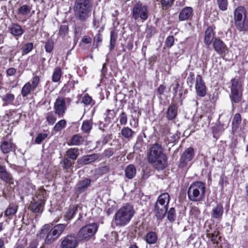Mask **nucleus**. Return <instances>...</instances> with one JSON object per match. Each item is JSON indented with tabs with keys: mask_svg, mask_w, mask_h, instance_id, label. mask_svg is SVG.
Instances as JSON below:
<instances>
[{
	"mask_svg": "<svg viewBox=\"0 0 248 248\" xmlns=\"http://www.w3.org/2000/svg\"><path fill=\"white\" fill-rule=\"evenodd\" d=\"M93 0H75L73 7L75 17L79 21L75 25L74 32L77 36L80 35L86 29V22L91 16Z\"/></svg>",
	"mask_w": 248,
	"mask_h": 248,
	"instance_id": "f257e3e1",
	"label": "nucleus"
},
{
	"mask_svg": "<svg viewBox=\"0 0 248 248\" xmlns=\"http://www.w3.org/2000/svg\"><path fill=\"white\" fill-rule=\"evenodd\" d=\"M148 159L156 170H162L167 166V156L164 153L162 145L158 143L153 144L150 148Z\"/></svg>",
	"mask_w": 248,
	"mask_h": 248,
	"instance_id": "f03ea898",
	"label": "nucleus"
},
{
	"mask_svg": "<svg viewBox=\"0 0 248 248\" xmlns=\"http://www.w3.org/2000/svg\"><path fill=\"white\" fill-rule=\"evenodd\" d=\"M67 224H59L50 228L49 224H45L41 230L40 237H45V244L50 245L61 235L67 227Z\"/></svg>",
	"mask_w": 248,
	"mask_h": 248,
	"instance_id": "7ed1b4c3",
	"label": "nucleus"
},
{
	"mask_svg": "<svg viewBox=\"0 0 248 248\" xmlns=\"http://www.w3.org/2000/svg\"><path fill=\"white\" fill-rule=\"evenodd\" d=\"M133 206L126 203L122 206L116 212L114 216V222L116 226L124 227L127 225L135 215Z\"/></svg>",
	"mask_w": 248,
	"mask_h": 248,
	"instance_id": "20e7f679",
	"label": "nucleus"
},
{
	"mask_svg": "<svg viewBox=\"0 0 248 248\" xmlns=\"http://www.w3.org/2000/svg\"><path fill=\"white\" fill-rule=\"evenodd\" d=\"M170 200L168 193H164L158 197L154 208V213L157 220H162L166 215Z\"/></svg>",
	"mask_w": 248,
	"mask_h": 248,
	"instance_id": "39448f33",
	"label": "nucleus"
},
{
	"mask_svg": "<svg viewBox=\"0 0 248 248\" xmlns=\"http://www.w3.org/2000/svg\"><path fill=\"white\" fill-rule=\"evenodd\" d=\"M234 24L236 29L241 32L248 31V18L245 8L242 6H238L234 10Z\"/></svg>",
	"mask_w": 248,
	"mask_h": 248,
	"instance_id": "423d86ee",
	"label": "nucleus"
},
{
	"mask_svg": "<svg viewBox=\"0 0 248 248\" xmlns=\"http://www.w3.org/2000/svg\"><path fill=\"white\" fill-rule=\"evenodd\" d=\"M205 184L201 181L192 183L188 188V198L192 202H200L205 197Z\"/></svg>",
	"mask_w": 248,
	"mask_h": 248,
	"instance_id": "0eeeda50",
	"label": "nucleus"
},
{
	"mask_svg": "<svg viewBox=\"0 0 248 248\" xmlns=\"http://www.w3.org/2000/svg\"><path fill=\"white\" fill-rule=\"evenodd\" d=\"M231 94L230 98L232 106L233 103H238L242 99L243 88L241 80L237 78H234L231 80Z\"/></svg>",
	"mask_w": 248,
	"mask_h": 248,
	"instance_id": "6e6552de",
	"label": "nucleus"
},
{
	"mask_svg": "<svg viewBox=\"0 0 248 248\" xmlns=\"http://www.w3.org/2000/svg\"><path fill=\"white\" fill-rule=\"evenodd\" d=\"M132 15L133 18L137 22L141 20L142 22L147 20L149 16L148 7L142 3L138 2L134 5Z\"/></svg>",
	"mask_w": 248,
	"mask_h": 248,
	"instance_id": "1a4fd4ad",
	"label": "nucleus"
},
{
	"mask_svg": "<svg viewBox=\"0 0 248 248\" xmlns=\"http://www.w3.org/2000/svg\"><path fill=\"white\" fill-rule=\"evenodd\" d=\"M98 226L95 223L89 224L83 226L78 233L79 240L87 241L92 239L98 230Z\"/></svg>",
	"mask_w": 248,
	"mask_h": 248,
	"instance_id": "9d476101",
	"label": "nucleus"
},
{
	"mask_svg": "<svg viewBox=\"0 0 248 248\" xmlns=\"http://www.w3.org/2000/svg\"><path fill=\"white\" fill-rule=\"evenodd\" d=\"M78 245V240L75 234L71 233L61 239L60 248H76Z\"/></svg>",
	"mask_w": 248,
	"mask_h": 248,
	"instance_id": "9b49d317",
	"label": "nucleus"
},
{
	"mask_svg": "<svg viewBox=\"0 0 248 248\" xmlns=\"http://www.w3.org/2000/svg\"><path fill=\"white\" fill-rule=\"evenodd\" d=\"M66 100L63 96H58L54 104V109L55 114L59 117H63L65 114L67 107Z\"/></svg>",
	"mask_w": 248,
	"mask_h": 248,
	"instance_id": "f8f14e48",
	"label": "nucleus"
},
{
	"mask_svg": "<svg viewBox=\"0 0 248 248\" xmlns=\"http://www.w3.org/2000/svg\"><path fill=\"white\" fill-rule=\"evenodd\" d=\"M45 193H46L45 190H40L38 192V196H42V197H41L37 202H31L30 205V208L32 212L39 213L43 212L45 203V200L43 196Z\"/></svg>",
	"mask_w": 248,
	"mask_h": 248,
	"instance_id": "ddd939ff",
	"label": "nucleus"
},
{
	"mask_svg": "<svg viewBox=\"0 0 248 248\" xmlns=\"http://www.w3.org/2000/svg\"><path fill=\"white\" fill-rule=\"evenodd\" d=\"M194 155V151L193 148L189 147L182 154L179 160L178 167L183 168L186 167L188 163L190 161Z\"/></svg>",
	"mask_w": 248,
	"mask_h": 248,
	"instance_id": "4468645a",
	"label": "nucleus"
},
{
	"mask_svg": "<svg viewBox=\"0 0 248 248\" xmlns=\"http://www.w3.org/2000/svg\"><path fill=\"white\" fill-rule=\"evenodd\" d=\"M91 183V180L88 178H85L79 181L76 184L75 188V193L77 197L85 192L90 186Z\"/></svg>",
	"mask_w": 248,
	"mask_h": 248,
	"instance_id": "2eb2a0df",
	"label": "nucleus"
},
{
	"mask_svg": "<svg viewBox=\"0 0 248 248\" xmlns=\"http://www.w3.org/2000/svg\"><path fill=\"white\" fill-rule=\"evenodd\" d=\"M213 47L217 53L222 56H224L228 52V47L226 44L219 38H215L213 43Z\"/></svg>",
	"mask_w": 248,
	"mask_h": 248,
	"instance_id": "dca6fc26",
	"label": "nucleus"
},
{
	"mask_svg": "<svg viewBox=\"0 0 248 248\" xmlns=\"http://www.w3.org/2000/svg\"><path fill=\"white\" fill-rule=\"evenodd\" d=\"M0 148L3 154H7L16 150V146L12 142V140L7 136L3 139Z\"/></svg>",
	"mask_w": 248,
	"mask_h": 248,
	"instance_id": "f3484780",
	"label": "nucleus"
},
{
	"mask_svg": "<svg viewBox=\"0 0 248 248\" xmlns=\"http://www.w3.org/2000/svg\"><path fill=\"white\" fill-rule=\"evenodd\" d=\"M195 88L197 94L201 97H204L206 94V89L205 83L201 75L196 76Z\"/></svg>",
	"mask_w": 248,
	"mask_h": 248,
	"instance_id": "a211bd4d",
	"label": "nucleus"
},
{
	"mask_svg": "<svg viewBox=\"0 0 248 248\" xmlns=\"http://www.w3.org/2000/svg\"><path fill=\"white\" fill-rule=\"evenodd\" d=\"M9 32L14 36L16 40L20 37L24 32L21 26L17 23H12L8 28Z\"/></svg>",
	"mask_w": 248,
	"mask_h": 248,
	"instance_id": "6ab92c4d",
	"label": "nucleus"
},
{
	"mask_svg": "<svg viewBox=\"0 0 248 248\" xmlns=\"http://www.w3.org/2000/svg\"><path fill=\"white\" fill-rule=\"evenodd\" d=\"M193 14V10L191 7H185L180 12L179 15V20L181 21H186L190 19Z\"/></svg>",
	"mask_w": 248,
	"mask_h": 248,
	"instance_id": "aec40b11",
	"label": "nucleus"
},
{
	"mask_svg": "<svg viewBox=\"0 0 248 248\" xmlns=\"http://www.w3.org/2000/svg\"><path fill=\"white\" fill-rule=\"evenodd\" d=\"M223 212L222 205L221 204H217L212 209L211 214V217L220 221L222 218Z\"/></svg>",
	"mask_w": 248,
	"mask_h": 248,
	"instance_id": "412c9836",
	"label": "nucleus"
},
{
	"mask_svg": "<svg viewBox=\"0 0 248 248\" xmlns=\"http://www.w3.org/2000/svg\"><path fill=\"white\" fill-rule=\"evenodd\" d=\"M215 33L213 27H208L205 31L204 42L206 45L210 46L214 40Z\"/></svg>",
	"mask_w": 248,
	"mask_h": 248,
	"instance_id": "4be33fe9",
	"label": "nucleus"
},
{
	"mask_svg": "<svg viewBox=\"0 0 248 248\" xmlns=\"http://www.w3.org/2000/svg\"><path fill=\"white\" fill-rule=\"evenodd\" d=\"M178 107L176 104L171 103L169 107L166 117L169 120H173L175 118L177 114Z\"/></svg>",
	"mask_w": 248,
	"mask_h": 248,
	"instance_id": "5701e85b",
	"label": "nucleus"
},
{
	"mask_svg": "<svg viewBox=\"0 0 248 248\" xmlns=\"http://www.w3.org/2000/svg\"><path fill=\"white\" fill-rule=\"evenodd\" d=\"M84 142V138L79 134L73 135L70 140L67 142L69 146H78L83 144Z\"/></svg>",
	"mask_w": 248,
	"mask_h": 248,
	"instance_id": "b1692460",
	"label": "nucleus"
},
{
	"mask_svg": "<svg viewBox=\"0 0 248 248\" xmlns=\"http://www.w3.org/2000/svg\"><path fill=\"white\" fill-rule=\"evenodd\" d=\"M0 179L7 183H13L11 174L6 170L5 167L1 165H0Z\"/></svg>",
	"mask_w": 248,
	"mask_h": 248,
	"instance_id": "393cba45",
	"label": "nucleus"
},
{
	"mask_svg": "<svg viewBox=\"0 0 248 248\" xmlns=\"http://www.w3.org/2000/svg\"><path fill=\"white\" fill-rule=\"evenodd\" d=\"M99 155L97 154H93L92 155L83 156L79 159L80 162L84 165L90 164L98 159Z\"/></svg>",
	"mask_w": 248,
	"mask_h": 248,
	"instance_id": "a878e982",
	"label": "nucleus"
},
{
	"mask_svg": "<svg viewBox=\"0 0 248 248\" xmlns=\"http://www.w3.org/2000/svg\"><path fill=\"white\" fill-rule=\"evenodd\" d=\"M18 208V205L16 203L10 204L4 212V216L11 218L17 212Z\"/></svg>",
	"mask_w": 248,
	"mask_h": 248,
	"instance_id": "bb28decb",
	"label": "nucleus"
},
{
	"mask_svg": "<svg viewBox=\"0 0 248 248\" xmlns=\"http://www.w3.org/2000/svg\"><path fill=\"white\" fill-rule=\"evenodd\" d=\"M125 177L129 179H133L136 174V168L133 164L128 165L125 169Z\"/></svg>",
	"mask_w": 248,
	"mask_h": 248,
	"instance_id": "cd10ccee",
	"label": "nucleus"
},
{
	"mask_svg": "<svg viewBox=\"0 0 248 248\" xmlns=\"http://www.w3.org/2000/svg\"><path fill=\"white\" fill-rule=\"evenodd\" d=\"M78 208L77 205L70 206L64 215V219L68 221L72 219L77 213Z\"/></svg>",
	"mask_w": 248,
	"mask_h": 248,
	"instance_id": "c85d7f7f",
	"label": "nucleus"
},
{
	"mask_svg": "<svg viewBox=\"0 0 248 248\" xmlns=\"http://www.w3.org/2000/svg\"><path fill=\"white\" fill-rule=\"evenodd\" d=\"M15 95L11 93H7L1 97L2 100L4 102L3 106H8L13 104L15 100Z\"/></svg>",
	"mask_w": 248,
	"mask_h": 248,
	"instance_id": "c756f323",
	"label": "nucleus"
},
{
	"mask_svg": "<svg viewBox=\"0 0 248 248\" xmlns=\"http://www.w3.org/2000/svg\"><path fill=\"white\" fill-rule=\"evenodd\" d=\"M134 133L135 132L128 127H124L121 131L122 135L128 140L132 139Z\"/></svg>",
	"mask_w": 248,
	"mask_h": 248,
	"instance_id": "7c9ffc66",
	"label": "nucleus"
},
{
	"mask_svg": "<svg viewBox=\"0 0 248 248\" xmlns=\"http://www.w3.org/2000/svg\"><path fill=\"white\" fill-rule=\"evenodd\" d=\"M62 76V71L60 67L57 66L54 69L52 76V80L53 82H59Z\"/></svg>",
	"mask_w": 248,
	"mask_h": 248,
	"instance_id": "2f4dec72",
	"label": "nucleus"
},
{
	"mask_svg": "<svg viewBox=\"0 0 248 248\" xmlns=\"http://www.w3.org/2000/svg\"><path fill=\"white\" fill-rule=\"evenodd\" d=\"M66 155L69 158L76 160L79 155V151L77 148H71L66 151Z\"/></svg>",
	"mask_w": 248,
	"mask_h": 248,
	"instance_id": "473e14b6",
	"label": "nucleus"
},
{
	"mask_svg": "<svg viewBox=\"0 0 248 248\" xmlns=\"http://www.w3.org/2000/svg\"><path fill=\"white\" fill-rule=\"evenodd\" d=\"M157 240V236L156 232H150L146 235V241L149 244H155Z\"/></svg>",
	"mask_w": 248,
	"mask_h": 248,
	"instance_id": "72a5a7b5",
	"label": "nucleus"
},
{
	"mask_svg": "<svg viewBox=\"0 0 248 248\" xmlns=\"http://www.w3.org/2000/svg\"><path fill=\"white\" fill-rule=\"evenodd\" d=\"M32 88L30 82H27L22 87L21 94L23 98L27 97L30 94Z\"/></svg>",
	"mask_w": 248,
	"mask_h": 248,
	"instance_id": "f704fd0d",
	"label": "nucleus"
},
{
	"mask_svg": "<svg viewBox=\"0 0 248 248\" xmlns=\"http://www.w3.org/2000/svg\"><path fill=\"white\" fill-rule=\"evenodd\" d=\"M93 122L91 120H85L84 121L82 126V131L86 133H88L90 132L92 128Z\"/></svg>",
	"mask_w": 248,
	"mask_h": 248,
	"instance_id": "c9c22d12",
	"label": "nucleus"
},
{
	"mask_svg": "<svg viewBox=\"0 0 248 248\" xmlns=\"http://www.w3.org/2000/svg\"><path fill=\"white\" fill-rule=\"evenodd\" d=\"M67 124L66 121L64 119H62L58 122L53 127V131L56 132H58L64 128Z\"/></svg>",
	"mask_w": 248,
	"mask_h": 248,
	"instance_id": "e433bc0d",
	"label": "nucleus"
},
{
	"mask_svg": "<svg viewBox=\"0 0 248 248\" xmlns=\"http://www.w3.org/2000/svg\"><path fill=\"white\" fill-rule=\"evenodd\" d=\"M56 115H57L55 114V113L52 111L48 112L46 113V120L48 124L53 125L55 123L57 120Z\"/></svg>",
	"mask_w": 248,
	"mask_h": 248,
	"instance_id": "4c0bfd02",
	"label": "nucleus"
},
{
	"mask_svg": "<svg viewBox=\"0 0 248 248\" xmlns=\"http://www.w3.org/2000/svg\"><path fill=\"white\" fill-rule=\"evenodd\" d=\"M167 218L170 222H173L176 217V211L174 208L171 207L167 211Z\"/></svg>",
	"mask_w": 248,
	"mask_h": 248,
	"instance_id": "58836bf2",
	"label": "nucleus"
},
{
	"mask_svg": "<svg viewBox=\"0 0 248 248\" xmlns=\"http://www.w3.org/2000/svg\"><path fill=\"white\" fill-rule=\"evenodd\" d=\"M118 37L117 33L115 31L113 30L110 32V46L109 50L111 51L113 49L116 40Z\"/></svg>",
	"mask_w": 248,
	"mask_h": 248,
	"instance_id": "ea45409f",
	"label": "nucleus"
},
{
	"mask_svg": "<svg viewBox=\"0 0 248 248\" xmlns=\"http://www.w3.org/2000/svg\"><path fill=\"white\" fill-rule=\"evenodd\" d=\"M219 232L215 231L213 233L208 234L207 236L211 238V240L214 244H217L218 241L221 240V236H219Z\"/></svg>",
	"mask_w": 248,
	"mask_h": 248,
	"instance_id": "a19ab883",
	"label": "nucleus"
},
{
	"mask_svg": "<svg viewBox=\"0 0 248 248\" xmlns=\"http://www.w3.org/2000/svg\"><path fill=\"white\" fill-rule=\"evenodd\" d=\"M31 9L29 5H23L18 9V13L23 16H27L30 13Z\"/></svg>",
	"mask_w": 248,
	"mask_h": 248,
	"instance_id": "79ce46f5",
	"label": "nucleus"
},
{
	"mask_svg": "<svg viewBox=\"0 0 248 248\" xmlns=\"http://www.w3.org/2000/svg\"><path fill=\"white\" fill-rule=\"evenodd\" d=\"M155 32V27L152 25L146 26V28L145 31V34H146V38H150Z\"/></svg>",
	"mask_w": 248,
	"mask_h": 248,
	"instance_id": "37998d69",
	"label": "nucleus"
},
{
	"mask_svg": "<svg viewBox=\"0 0 248 248\" xmlns=\"http://www.w3.org/2000/svg\"><path fill=\"white\" fill-rule=\"evenodd\" d=\"M61 163L62 168L65 170H68L70 169L74 164L73 162H72L70 160L66 157L63 159Z\"/></svg>",
	"mask_w": 248,
	"mask_h": 248,
	"instance_id": "c03bdc74",
	"label": "nucleus"
},
{
	"mask_svg": "<svg viewBox=\"0 0 248 248\" xmlns=\"http://www.w3.org/2000/svg\"><path fill=\"white\" fill-rule=\"evenodd\" d=\"M54 47V42L51 39H49L46 42L45 46L46 51L48 53H50Z\"/></svg>",
	"mask_w": 248,
	"mask_h": 248,
	"instance_id": "a18cd8bd",
	"label": "nucleus"
},
{
	"mask_svg": "<svg viewBox=\"0 0 248 248\" xmlns=\"http://www.w3.org/2000/svg\"><path fill=\"white\" fill-rule=\"evenodd\" d=\"M218 7L221 11H224L227 9V0H217Z\"/></svg>",
	"mask_w": 248,
	"mask_h": 248,
	"instance_id": "49530a36",
	"label": "nucleus"
},
{
	"mask_svg": "<svg viewBox=\"0 0 248 248\" xmlns=\"http://www.w3.org/2000/svg\"><path fill=\"white\" fill-rule=\"evenodd\" d=\"M120 123L121 125H125L127 122V116L126 114L123 111L119 116Z\"/></svg>",
	"mask_w": 248,
	"mask_h": 248,
	"instance_id": "de8ad7c7",
	"label": "nucleus"
},
{
	"mask_svg": "<svg viewBox=\"0 0 248 248\" xmlns=\"http://www.w3.org/2000/svg\"><path fill=\"white\" fill-rule=\"evenodd\" d=\"M241 117L239 113H236L232 119V124L233 125H235L236 127L241 124Z\"/></svg>",
	"mask_w": 248,
	"mask_h": 248,
	"instance_id": "09e8293b",
	"label": "nucleus"
},
{
	"mask_svg": "<svg viewBox=\"0 0 248 248\" xmlns=\"http://www.w3.org/2000/svg\"><path fill=\"white\" fill-rule=\"evenodd\" d=\"M174 38L173 36H169L166 38L165 42V45L168 48H170L173 45Z\"/></svg>",
	"mask_w": 248,
	"mask_h": 248,
	"instance_id": "8fccbe9b",
	"label": "nucleus"
},
{
	"mask_svg": "<svg viewBox=\"0 0 248 248\" xmlns=\"http://www.w3.org/2000/svg\"><path fill=\"white\" fill-rule=\"evenodd\" d=\"M33 45L32 43H28L26 44L22 49L23 54H28L33 49Z\"/></svg>",
	"mask_w": 248,
	"mask_h": 248,
	"instance_id": "3c124183",
	"label": "nucleus"
},
{
	"mask_svg": "<svg viewBox=\"0 0 248 248\" xmlns=\"http://www.w3.org/2000/svg\"><path fill=\"white\" fill-rule=\"evenodd\" d=\"M48 135L46 133H39L35 140V142L37 144H40L42 141L44 140Z\"/></svg>",
	"mask_w": 248,
	"mask_h": 248,
	"instance_id": "603ef678",
	"label": "nucleus"
},
{
	"mask_svg": "<svg viewBox=\"0 0 248 248\" xmlns=\"http://www.w3.org/2000/svg\"><path fill=\"white\" fill-rule=\"evenodd\" d=\"M40 78L39 76L36 75L32 78L31 80V83L32 90H34L37 87Z\"/></svg>",
	"mask_w": 248,
	"mask_h": 248,
	"instance_id": "864d4df0",
	"label": "nucleus"
},
{
	"mask_svg": "<svg viewBox=\"0 0 248 248\" xmlns=\"http://www.w3.org/2000/svg\"><path fill=\"white\" fill-rule=\"evenodd\" d=\"M68 27L67 25H62L60 26L59 34L60 35L64 36L68 32Z\"/></svg>",
	"mask_w": 248,
	"mask_h": 248,
	"instance_id": "5fc2aeb1",
	"label": "nucleus"
},
{
	"mask_svg": "<svg viewBox=\"0 0 248 248\" xmlns=\"http://www.w3.org/2000/svg\"><path fill=\"white\" fill-rule=\"evenodd\" d=\"M115 151V149L113 148H108L104 151L103 155L104 156L109 158L114 154Z\"/></svg>",
	"mask_w": 248,
	"mask_h": 248,
	"instance_id": "6e6d98bb",
	"label": "nucleus"
},
{
	"mask_svg": "<svg viewBox=\"0 0 248 248\" xmlns=\"http://www.w3.org/2000/svg\"><path fill=\"white\" fill-rule=\"evenodd\" d=\"M174 0H161V5L166 9L170 7L173 4Z\"/></svg>",
	"mask_w": 248,
	"mask_h": 248,
	"instance_id": "4d7b16f0",
	"label": "nucleus"
},
{
	"mask_svg": "<svg viewBox=\"0 0 248 248\" xmlns=\"http://www.w3.org/2000/svg\"><path fill=\"white\" fill-rule=\"evenodd\" d=\"M170 129L168 125H164L162 126L160 129V132L163 133V135H167L170 133Z\"/></svg>",
	"mask_w": 248,
	"mask_h": 248,
	"instance_id": "13d9d810",
	"label": "nucleus"
},
{
	"mask_svg": "<svg viewBox=\"0 0 248 248\" xmlns=\"http://www.w3.org/2000/svg\"><path fill=\"white\" fill-rule=\"evenodd\" d=\"M166 89V88L165 85H160L156 89L157 94L159 95L163 94L164 93Z\"/></svg>",
	"mask_w": 248,
	"mask_h": 248,
	"instance_id": "bf43d9fd",
	"label": "nucleus"
},
{
	"mask_svg": "<svg viewBox=\"0 0 248 248\" xmlns=\"http://www.w3.org/2000/svg\"><path fill=\"white\" fill-rule=\"evenodd\" d=\"M92 99L88 95H85L82 99V102L85 105H89L91 103Z\"/></svg>",
	"mask_w": 248,
	"mask_h": 248,
	"instance_id": "052dcab7",
	"label": "nucleus"
},
{
	"mask_svg": "<svg viewBox=\"0 0 248 248\" xmlns=\"http://www.w3.org/2000/svg\"><path fill=\"white\" fill-rule=\"evenodd\" d=\"M70 92V88L69 86V85H68L67 84H64L63 87L61 89L60 93L62 94H63V93H68Z\"/></svg>",
	"mask_w": 248,
	"mask_h": 248,
	"instance_id": "680f3d73",
	"label": "nucleus"
},
{
	"mask_svg": "<svg viewBox=\"0 0 248 248\" xmlns=\"http://www.w3.org/2000/svg\"><path fill=\"white\" fill-rule=\"evenodd\" d=\"M94 41L96 42L97 43H100L102 41V35L100 33L98 32L95 35L94 37Z\"/></svg>",
	"mask_w": 248,
	"mask_h": 248,
	"instance_id": "e2e57ef3",
	"label": "nucleus"
},
{
	"mask_svg": "<svg viewBox=\"0 0 248 248\" xmlns=\"http://www.w3.org/2000/svg\"><path fill=\"white\" fill-rule=\"evenodd\" d=\"M16 70L14 68H10L7 70L6 73L7 76H12L15 74Z\"/></svg>",
	"mask_w": 248,
	"mask_h": 248,
	"instance_id": "0e129e2a",
	"label": "nucleus"
},
{
	"mask_svg": "<svg viewBox=\"0 0 248 248\" xmlns=\"http://www.w3.org/2000/svg\"><path fill=\"white\" fill-rule=\"evenodd\" d=\"M224 182H226V177L224 174H222L220 177V180L219 181V185H220L222 188H223V185Z\"/></svg>",
	"mask_w": 248,
	"mask_h": 248,
	"instance_id": "69168bd1",
	"label": "nucleus"
},
{
	"mask_svg": "<svg viewBox=\"0 0 248 248\" xmlns=\"http://www.w3.org/2000/svg\"><path fill=\"white\" fill-rule=\"evenodd\" d=\"M38 243L36 241H33L31 242L26 248H37Z\"/></svg>",
	"mask_w": 248,
	"mask_h": 248,
	"instance_id": "338daca9",
	"label": "nucleus"
},
{
	"mask_svg": "<svg viewBox=\"0 0 248 248\" xmlns=\"http://www.w3.org/2000/svg\"><path fill=\"white\" fill-rule=\"evenodd\" d=\"M179 86H180V84L178 82H177L175 84V86L173 88V96L174 97L176 96V95L177 94V93L178 92V88H179Z\"/></svg>",
	"mask_w": 248,
	"mask_h": 248,
	"instance_id": "774afa93",
	"label": "nucleus"
}]
</instances>
